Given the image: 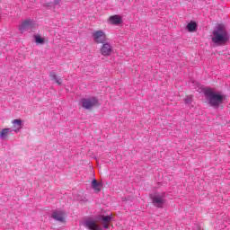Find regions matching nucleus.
<instances>
[{
  "label": "nucleus",
  "instance_id": "obj_1",
  "mask_svg": "<svg viewBox=\"0 0 230 230\" xmlns=\"http://www.w3.org/2000/svg\"><path fill=\"white\" fill-rule=\"evenodd\" d=\"M205 96L208 105L214 109H218L226 102V95L211 88L205 90Z\"/></svg>",
  "mask_w": 230,
  "mask_h": 230
},
{
  "label": "nucleus",
  "instance_id": "obj_2",
  "mask_svg": "<svg viewBox=\"0 0 230 230\" xmlns=\"http://www.w3.org/2000/svg\"><path fill=\"white\" fill-rule=\"evenodd\" d=\"M229 33L222 25H217L211 36V40L216 46H223V44H227L229 42Z\"/></svg>",
  "mask_w": 230,
  "mask_h": 230
},
{
  "label": "nucleus",
  "instance_id": "obj_3",
  "mask_svg": "<svg viewBox=\"0 0 230 230\" xmlns=\"http://www.w3.org/2000/svg\"><path fill=\"white\" fill-rule=\"evenodd\" d=\"M92 39L95 44H103L107 42V33L103 30H97L92 32Z\"/></svg>",
  "mask_w": 230,
  "mask_h": 230
},
{
  "label": "nucleus",
  "instance_id": "obj_4",
  "mask_svg": "<svg viewBox=\"0 0 230 230\" xmlns=\"http://www.w3.org/2000/svg\"><path fill=\"white\" fill-rule=\"evenodd\" d=\"M102 44L100 49L101 55H102V57H111V55L114 53L112 43H111V41H104V43Z\"/></svg>",
  "mask_w": 230,
  "mask_h": 230
},
{
  "label": "nucleus",
  "instance_id": "obj_5",
  "mask_svg": "<svg viewBox=\"0 0 230 230\" xmlns=\"http://www.w3.org/2000/svg\"><path fill=\"white\" fill-rule=\"evenodd\" d=\"M81 103L84 109L89 110V109H92L93 107H98V105H100V101H98V99L95 97H91V98L83 99L81 101Z\"/></svg>",
  "mask_w": 230,
  "mask_h": 230
},
{
  "label": "nucleus",
  "instance_id": "obj_6",
  "mask_svg": "<svg viewBox=\"0 0 230 230\" xmlns=\"http://www.w3.org/2000/svg\"><path fill=\"white\" fill-rule=\"evenodd\" d=\"M164 197H166V193L156 194L152 197L153 204L155 208H163L164 206Z\"/></svg>",
  "mask_w": 230,
  "mask_h": 230
},
{
  "label": "nucleus",
  "instance_id": "obj_7",
  "mask_svg": "<svg viewBox=\"0 0 230 230\" xmlns=\"http://www.w3.org/2000/svg\"><path fill=\"white\" fill-rule=\"evenodd\" d=\"M107 22L111 26H119L123 23V16L119 14L111 15L108 18Z\"/></svg>",
  "mask_w": 230,
  "mask_h": 230
},
{
  "label": "nucleus",
  "instance_id": "obj_8",
  "mask_svg": "<svg viewBox=\"0 0 230 230\" xmlns=\"http://www.w3.org/2000/svg\"><path fill=\"white\" fill-rule=\"evenodd\" d=\"M36 25L35 22L33 20H25L21 22L19 25V30L22 31H28V30L33 29V27Z\"/></svg>",
  "mask_w": 230,
  "mask_h": 230
},
{
  "label": "nucleus",
  "instance_id": "obj_9",
  "mask_svg": "<svg viewBox=\"0 0 230 230\" xmlns=\"http://www.w3.org/2000/svg\"><path fill=\"white\" fill-rule=\"evenodd\" d=\"M52 218L58 222H66V213L62 210H54L52 212Z\"/></svg>",
  "mask_w": 230,
  "mask_h": 230
},
{
  "label": "nucleus",
  "instance_id": "obj_10",
  "mask_svg": "<svg viewBox=\"0 0 230 230\" xmlns=\"http://www.w3.org/2000/svg\"><path fill=\"white\" fill-rule=\"evenodd\" d=\"M84 226L90 230H102L100 226H98L95 221H93L91 219L84 221Z\"/></svg>",
  "mask_w": 230,
  "mask_h": 230
},
{
  "label": "nucleus",
  "instance_id": "obj_11",
  "mask_svg": "<svg viewBox=\"0 0 230 230\" xmlns=\"http://www.w3.org/2000/svg\"><path fill=\"white\" fill-rule=\"evenodd\" d=\"M12 125H13V132H19L21 128H22V119H15L12 120Z\"/></svg>",
  "mask_w": 230,
  "mask_h": 230
},
{
  "label": "nucleus",
  "instance_id": "obj_12",
  "mask_svg": "<svg viewBox=\"0 0 230 230\" xmlns=\"http://www.w3.org/2000/svg\"><path fill=\"white\" fill-rule=\"evenodd\" d=\"M92 188L95 193H100L102 191V188H103V184L102 182H98L96 179L92 181Z\"/></svg>",
  "mask_w": 230,
  "mask_h": 230
},
{
  "label": "nucleus",
  "instance_id": "obj_13",
  "mask_svg": "<svg viewBox=\"0 0 230 230\" xmlns=\"http://www.w3.org/2000/svg\"><path fill=\"white\" fill-rule=\"evenodd\" d=\"M13 132V129L10 128H3L2 130H0V139H7L8 136H10V134H12Z\"/></svg>",
  "mask_w": 230,
  "mask_h": 230
},
{
  "label": "nucleus",
  "instance_id": "obj_14",
  "mask_svg": "<svg viewBox=\"0 0 230 230\" xmlns=\"http://www.w3.org/2000/svg\"><path fill=\"white\" fill-rule=\"evenodd\" d=\"M186 28L188 31H190V33H194V31H197V28H198L197 22H190L187 24Z\"/></svg>",
  "mask_w": 230,
  "mask_h": 230
},
{
  "label": "nucleus",
  "instance_id": "obj_15",
  "mask_svg": "<svg viewBox=\"0 0 230 230\" xmlns=\"http://www.w3.org/2000/svg\"><path fill=\"white\" fill-rule=\"evenodd\" d=\"M50 78H52V80H55L58 85H62V79L58 78L57 76V74H55V72L50 73Z\"/></svg>",
  "mask_w": 230,
  "mask_h": 230
},
{
  "label": "nucleus",
  "instance_id": "obj_16",
  "mask_svg": "<svg viewBox=\"0 0 230 230\" xmlns=\"http://www.w3.org/2000/svg\"><path fill=\"white\" fill-rule=\"evenodd\" d=\"M36 44H44V40L40 35H34Z\"/></svg>",
  "mask_w": 230,
  "mask_h": 230
},
{
  "label": "nucleus",
  "instance_id": "obj_17",
  "mask_svg": "<svg viewBox=\"0 0 230 230\" xmlns=\"http://www.w3.org/2000/svg\"><path fill=\"white\" fill-rule=\"evenodd\" d=\"M102 222H104V224H109V222H111V220H112V214H111L110 216H104L102 217Z\"/></svg>",
  "mask_w": 230,
  "mask_h": 230
},
{
  "label": "nucleus",
  "instance_id": "obj_18",
  "mask_svg": "<svg viewBox=\"0 0 230 230\" xmlns=\"http://www.w3.org/2000/svg\"><path fill=\"white\" fill-rule=\"evenodd\" d=\"M184 102L187 105H191V103H193V96L191 95L186 96V98L184 99Z\"/></svg>",
  "mask_w": 230,
  "mask_h": 230
},
{
  "label": "nucleus",
  "instance_id": "obj_19",
  "mask_svg": "<svg viewBox=\"0 0 230 230\" xmlns=\"http://www.w3.org/2000/svg\"><path fill=\"white\" fill-rule=\"evenodd\" d=\"M60 1H61V0H54V3H53V4L47 3V4H46V6H47V7H49V6H51L52 4H60Z\"/></svg>",
  "mask_w": 230,
  "mask_h": 230
},
{
  "label": "nucleus",
  "instance_id": "obj_20",
  "mask_svg": "<svg viewBox=\"0 0 230 230\" xmlns=\"http://www.w3.org/2000/svg\"><path fill=\"white\" fill-rule=\"evenodd\" d=\"M103 227H104V229H109V224L108 223H104Z\"/></svg>",
  "mask_w": 230,
  "mask_h": 230
}]
</instances>
